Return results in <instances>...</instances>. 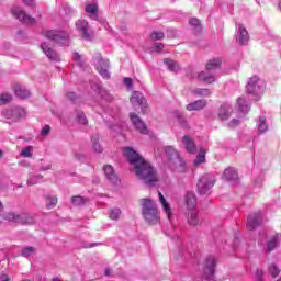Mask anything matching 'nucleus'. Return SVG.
<instances>
[{
	"label": "nucleus",
	"mask_w": 281,
	"mask_h": 281,
	"mask_svg": "<svg viewBox=\"0 0 281 281\" xmlns=\"http://www.w3.org/2000/svg\"><path fill=\"white\" fill-rule=\"evenodd\" d=\"M4 221H9V223H19L20 225H25L27 223L25 221V215H21L14 212H8L3 215Z\"/></svg>",
	"instance_id": "12"
},
{
	"label": "nucleus",
	"mask_w": 281,
	"mask_h": 281,
	"mask_svg": "<svg viewBox=\"0 0 281 281\" xmlns=\"http://www.w3.org/2000/svg\"><path fill=\"white\" fill-rule=\"evenodd\" d=\"M120 214H122V211H120V209L110 210V218H112V221H117L120 218Z\"/></svg>",
	"instance_id": "44"
},
{
	"label": "nucleus",
	"mask_w": 281,
	"mask_h": 281,
	"mask_svg": "<svg viewBox=\"0 0 281 281\" xmlns=\"http://www.w3.org/2000/svg\"><path fill=\"white\" fill-rule=\"evenodd\" d=\"M111 273H112V272H111V269H109V268H108V269H105V271H104V276H111Z\"/></svg>",
	"instance_id": "57"
},
{
	"label": "nucleus",
	"mask_w": 281,
	"mask_h": 281,
	"mask_svg": "<svg viewBox=\"0 0 281 281\" xmlns=\"http://www.w3.org/2000/svg\"><path fill=\"white\" fill-rule=\"evenodd\" d=\"M123 155L124 157H126L131 166H133L137 179H139V181H143L145 186H148V188H153L159 181L155 168H153V166H150V162L146 161V159L139 156V154H137V151H135L133 148L125 147Z\"/></svg>",
	"instance_id": "1"
},
{
	"label": "nucleus",
	"mask_w": 281,
	"mask_h": 281,
	"mask_svg": "<svg viewBox=\"0 0 281 281\" xmlns=\"http://www.w3.org/2000/svg\"><path fill=\"white\" fill-rule=\"evenodd\" d=\"M164 64L168 66L169 71H179L181 69V66L175 60L165 58Z\"/></svg>",
	"instance_id": "28"
},
{
	"label": "nucleus",
	"mask_w": 281,
	"mask_h": 281,
	"mask_svg": "<svg viewBox=\"0 0 281 281\" xmlns=\"http://www.w3.org/2000/svg\"><path fill=\"white\" fill-rule=\"evenodd\" d=\"M238 42L239 45H247V43H249V32L243 25H239Z\"/></svg>",
	"instance_id": "23"
},
{
	"label": "nucleus",
	"mask_w": 281,
	"mask_h": 281,
	"mask_svg": "<svg viewBox=\"0 0 281 281\" xmlns=\"http://www.w3.org/2000/svg\"><path fill=\"white\" fill-rule=\"evenodd\" d=\"M159 201L162 205V210L169 221L172 220V207L170 206V203H168V200L164 196L161 192H158Z\"/></svg>",
	"instance_id": "14"
},
{
	"label": "nucleus",
	"mask_w": 281,
	"mask_h": 281,
	"mask_svg": "<svg viewBox=\"0 0 281 281\" xmlns=\"http://www.w3.org/2000/svg\"><path fill=\"white\" fill-rule=\"evenodd\" d=\"M34 251H36V248L30 246L21 250V256H23V258H30Z\"/></svg>",
	"instance_id": "41"
},
{
	"label": "nucleus",
	"mask_w": 281,
	"mask_h": 281,
	"mask_svg": "<svg viewBox=\"0 0 281 281\" xmlns=\"http://www.w3.org/2000/svg\"><path fill=\"white\" fill-rule=\"evenodd\" d=\"M198 78L202 82H206V85H214V82H216V76L205 71L200 72Z\"/></svg>",
	"instance_id": "22"
},
{
	"label": "nucleus",
	"mask_w": 281,
	"mask_h": 281,
	"mask_svg": "<svg viewBox=\"0 0 281 281\" xmlns=\"http://www.w3.org/2000/svg\"><path fill=\"white\" fill-rule=\"evenodd\" d=\"M58 205V198H46V207L47 210H53V207H56Z\"/></svg>",
	"instance_id": "36"
},
{
	"label": "nucleus",
	"mask_w": 281,
	"mask_h": 281,
	"mask_svg": "<svg viewBox=\"0 0 281 281\" xmlns=\"http://www.w3.org/2000/svg\"><path fill=\"white\" fill-rule=\"evenodd\" d=\"M182 144L184 145L186 150H188L191 155H194V153H196V145L190 136H183Z\"/></svg>",
	"instance_id": "18"
},
{
	"label": "nucleus",
	"mask_w": 281,
	"mask_h": 281,
	"mask_svg": "<svg viewBox=\"0 0 281 281\" xmlns=\"http://www.w3.org/2000/svg\"><path fill=\"white\" fill-rule=\"evenodd\" d=\"M187 221L192 227L201 225V220L199 218V212H196V210L189 211Z\"/></svg>",
	"instance_id": "20"
},
{
	"label": "nucleus",
	"mask_w": 281,
	"mask_h": 281,
	"mask_svg": "<svg viewBox=\"0 0 281 281\" xmlns=\"http://www.w3.org/2000/svg\"><path fill=\"white\" fill-rule=\"evenodd\" d=\"M262 276H265V272L260 269L256 271V281H263Z\"/></svg>",
	"instance_id": "50"
},
{
	"label": "nucleus",
	"mask_w": 281,
	"mask_h": 281,
	"mask_svg": "<svg viewBox=\"0 0 281 281\" xmlns=\"http://www.w3.org/2000/svg\"><path fill=\"white\" fill-rule=\"evenodd\" d=\"M123 82H124V86L125 87H133V79H131V78H124L123 79Z\"/></svg>",
	"instance_id": "51"
},
{
	"label": "nucleus",
	"mask_w": 281,
	"mask_h": 281,
	"mask_svg": "<svg viewBox=\"0 0 281 281\" xmlns=\"http://www.w3.org/2000/svg\"><path fill=\"white\" fill-rule=\"evenodd\" d=\"M214 273H216V258L209 256L204 261L203 278L205 280H213Z\"/></svg>",
	"instance_id": "6"
},
{
	"label": "nucleus",
	"mask_w": 281,
	"mask_h": 281,
	"mask_svg": "<svg viewBox=\"0 0 281 281\" xmlns=\"http://www.w3.org/2000/svg\"><path fill=\"white\" fill-rule=\"evenodd\" d=\"M166 155L169 159V166L176 172H186L188 167L186 166V161L179 155V151L175 149L172 146L166 147Z\"/></svg>",
	"instance_id": "3"
},
{
	"label": "nucleus",
	"mask_w": 281,
	"mask_h": 281,
	"mask_svg": "<svg viewBox=\"0 0 281 281\" xmlns=\"http://www.w3.org/2000/svg\"><path fill=\"white\" fill-rule=\"evenodd\" d=\"M259 79L258 77L254 76L249 79L248 85L246 86V93H252L260 98L262 95L265 89L258 86Z\"/></svg>",
	"instance_id": "8"
},
{
	"label": "nucleus",
	"mask_w": 281,
	"mask_h": 281,
	"mask_svg": "<svg viewBox=\"0 0 281 281\" xmlns=\"http://www.w3.org/2000/svg\"><path fill=\"white\" fill-rule=\"evenodd\" d=\"M92 142V148L94 153L101 154L104 149L102 148V145H100V136L95 135L91 137Z\"/></svg>",
	"instance_id": "27"
},
{
	"label": "nucleus",
	"mask_w": 281,
	"mask_h": 281,
	"mask_svg": "<svg viewBox=\"0 0 281 281\" xmlns=\"http://www.w3.org/2000/svg\"><path fill=\"white\" fill-rule=\"evenodd\" d=\"M214 188V178L210 175H204L198 181V192L199 194H210V190Z\"/></svg>",
	"instance_id": "5"
},
{
	"label": "nucleus",
	"mask_w": 281,
	"mask_h": 281,
	"mask_svg": "<svg viewBox=\"0 0 281 281\" xmlns=\"http://www.w3.org/2000/svg\"><path fill=\"white\" fill-rule=\"evenodd\" d=\"M240 124V121L234 119L229 122V126H238Z\"/></svg>",
	"instance_id": "53"
},
{
	"label": "nucleus",
	"mask_w": 281,
	"mask_h": 281,
	"mask_svg": "<svg viewBox=\"0 0 281 281\" xmlns=\"http://www.w3.org/2000/svg\"><path fill=\"white\" fill-rule=\"evenodd\" d=\"M97 71H99L102 78H111V72H109V59H103L102 57H98L95 59Z\"/></svg>",
	"instance_id": "11"
},
{
	"label": "nucleus",
	"mask_w": 281,
	"mask_h": 281,
	"mask_svg": "<svg viewBox=\"0 0 281 281\" xmlns=\"http://www.w3.org/2000/svg\"><path fill=\"white\" fill-rule=\"evenodd\" d=\"M2 115L5 117V120H10L11 122H19V120H23V117H25L26 113L25 109L15 106L2 111Z\"/></svg>",
	"instance_id": "7"
},
{
	"label": "nucleus",
	"mask_w": 281,
	"mask_h": 281,
	"mask_svg": "<svg viewBox=\"0 0 281 281\" xmlns=\"http://www.w3.org/2000/svg\"><path fill=\"white\" fill-rule=\"evenodd\" d=\"M190 25H192L194 32L200 33L203 30V26H201V21L196 18H192L189 20Z\"/></svg>",
	"instance_id": "31"
},
{
	"label": "nucleus",
	"mask_w": 281,
	"mask_h": 281,
	"mask_svg": "<svg viewBox=\"0 0 281 281\" xmlns=\"http://www.w3.org/2000/svg\"><path fill=\"white\" fill-rule=\"evenodd\" d=\"M223 177L226 181H237L238 171H236V169L232 167H228L227 169L224 170Z\"/></svg>",
	"instance_id": "24"
},
{
	"label": "nucleus",
	"mask_w": 281,
	"mask_h": 281,
	"mask_svg": "<svg viewBox=\"0 0 281 281\" xmlns=\"http://www.w3.org/2000/svg\"><path fill=\"white\" fill-rule=\"evenodd\" d=\"M11 100H12V94L10 93L0 94V106H3V104H9Z\"/></svg>",
	"instance_id": "42"
},
{
	"label": "nucleus",
	"mask_w": 281,
	"mask_h": 281,
	"mask_svg": "<svg viewBox=\"0 0 281 281\" xmlns=\"http://www.w3.org/2000/svg\"><path fill=\"white\" fill-rule=\"evenodd\" d=\"M184 203L189 211L195 210L196 207V195L194 192H187L184 195Z\"/></svg>",
	"instance_id": "17"
},
{
	"label": "nucleus",
	"mask_w": 281,
	"mask_h": 281,
	"mask_svg": "<svg viewBox=\"0 0 281 281\" xmlns=\"http://www.w3.org/2000/svg\"><path fill=\"white\" fill-rule=\"evenodd\" d=\"M72 58H74V60H76V63H80V59H81L82 57L80 56V54L75 53Z\"/></svg>",
	"instance_id": "54"
},
{
	"label": "nucleus",
	"mask_w": 281,
	"mask_h": 281,
	"mask_svg": "<svg viewBox=\"0 0 281 281\" xmlns=\"http://www.w3.org/2000/svg\"><path fill=\"white\" fill-rule=\"evenodd\" d=\"M237 105L239 106V109H240V111H241L243 113H248V111H249V105L246 104L245 99L239 98V99L237 100Z\"/></svg>",
	"instance_id": "39"
},
{
	"label": "nucleus",
	"mask_w": 281,
	"mask_h": 281,
	"mask_svg": "<svg viewBox=\"0 0 281 281\" xmlns=\"http://www.w3.org/2000/svg\"><path fill=\"white\" fill-rule=\"evenodd\" d=\"M278 247V237L274 236L268 241V251H273Z\"/></svg>",
	"instance_id": "43"
},
{
	"label": "nucleus",
	"mask_w": 281,
	"mask_h": 281,
	"mask_svg": "<svg viewBox=\"0 0 281 281\" xmlns=\"http://www.w3.org/2000/svg\"><path fill=\"white\" fill-rule=\"evenodd\" d=\"M41 49L45 54V56L49 58V60H58V55L54 49H52V47H49V44H47L46 42H43L41 44Z\"/></svg>",
	"instance_id": "16"
},
{
	"label": "nucleus",
	"mask_w": 281,
	"mask_h": 281,
	"mask_svg": "<svg viewBox=\"0 0 281 281\" xmlns=\"http://www.w3.org/2000/svg\"><path fill=\"white\" fill-rule=\"evenodd\" d=\"M14 93L18 98H21L22 100H25L29 95H31L30 90L25 89L21 85H15L14 86Z\"/></svg>",
	"instance_id": "25"
},
{
	"label": "nucleus",
	"mask_w": 281,
	"mask_h": 281,
	"mask_svg": "<svg viewBox=\"0 0 281 281\" xmlns=\"http://www.w3.org/2000/svg\"><path fill=\"white\" fill-rule=\"evenodd\" d=\"M222 65L221 58H214V59H210L206 63V71H214V69H218Z\"/></svg>",
	"instance_id": "26"
},
{
	"label": "nucleus",
	"mask_w": 281,
	"mask_h": 281,
	"mask_svg": "<svg viewBox=\"0 0 281 281\" xmlns=\"http://www.w3.org/2000/svg\"><path fill=\"white\" fill-rule=\"evenodd\" d=\"M76 27L81 32L82 38L86 41H91V35L89 34L88 27H89V22L85 20H79L76 22Z\"/></svg>",
	"instance_id": "13"
},
{
	"label": "nucleus",
	"mask_w": 281,
	"mask_h": 281,
	"mask_svg": "<svg viewBox=\"0 0 281 281\" xmlns=\"http://www.w3.org/2000/svg\"><path fill=\"white\" fill-rule=\"evenodd\" d=\"M87 201H89V199L80 195H75L71 198V203L72 205H76V206L85 205Z\"/></svg>",
	"instance_id": "30"
},
{
	"label": "nucleus",
	"mask_w": 281,
	"mask_h": 281,
	"mask_svg": "<svg viewBox=\"0 0 281 281\" xmlns=\"http://www.w3.org/2000/svg\"><path fill=\"white\" fill-rule=\"evenodd\" d=\"M205 149H201L199 155L194 160V166H201V164H205Z\"/></svg>",
	"instance_id": "35"
},
{
	"label": "nucleus",
	"mask_w": 281,
	"mask_h": 281,
	"mask_svg": "<svg viewBox=\"0 0 281 281\" xmlns=\"http://www.w3.org/2000/svg\"><path fill=\"white\" fill-rule=\"evenodd\" d=\"M259 133H267L269 131V125L267 124V117L260 116L259 124H258Z\"/></svg>",
	"instance_id": "29"
},
{
	"label": "nucleus",
	"mask_w": 281,
	"mask_h": 281,
	"mask_svg": "<svg viewBox=\"0 0 281 281\" xmlns=\"http://www.w3.org/2000/svg\"><path fill=\"white\" fill-rule=\"evenodd\" d=\"M32 150H33V147L32 146H27V147L22 149L20 155H21V157L31 158L32 157Z\"/></svg>",
	"instance_id": "45"
},
{
	"label": "nucleus",
	"mask_w": 281,
	"mask_h": 281,
	"mask_svg": "<svg viewBox=\"0 0 281 281\" xmlns=\"http://www.w3.org/2000/svg\"><path fill=\"white\" fill-rule=\"evenodd\" d=\"M131 122L136 131L138 133H142V135H148V126H146V123L142 121L139 115L136 113H130Z\"/></svg>",
	"instance_id": "9"
},
{
	"label": "nucleus",
	"mask_w": 281,
	"mask_h": 281,
	"mask_svg": "<svg viewBox=\"0 0 281 281\" xmlns=\"http://www.w3.org/2000/svg\"><path fill=\"white\" fill-rule=\"evenodd\" d=\"M3 157V150L0 149V159Z\"/></svg>",
	"instance_id": "58"
},
{
	"label": "nucleus",
	"mask_w": 281,
	"mask_h": 281,
	"mask_svg": "<svg viewBox=\"0 0 281 281\" xmlns=\"http://www.w3.org/2000/svg\"><path fill=\"white\" fill-rule=\"evenodd\" d=\"M66 98H67V100H70V102H76L78 97L74 92H68V93H66Z\"/></svg>",
	"instance_id": "48"
},
{
	"label": "nucleus",
	"mask_w": 281,
	"mask_h": 281,
	"mask_svg": "<svg viewBox=\"0 0 281 281\" xmlns=\"http://www.w3.org/2000/svg\"><path fill=\"white\" fill-rule=\"evenodd\" d=\"M260 225H262V213L257 212L248 215L246 224L248 232H254V229L260 227Z\"/></svg>",
	"instance_id": "10"
},
{
	"label": "nucleus",
	"mask_w": 281,
	"mask_h": 281,
	"mask_svg": "<svg viewBox=\"0 0 281 281\" xmlns=\"http://www.w3.org/2000/svg\"><path fill=\"white\" fill-rule=\"evenodd\" d=\"M268 272L270 273V276H272V278H278L280 276V268H278V266L271 263L268 267Z\"/></svg>",
	"instance_id": "37"
},
{
	"label": "nucleus",
	"mask_w": 281,
	"mask_h": 281,
	"mask_svg": "<svg viewBox=\"0 0 281 281\" xmlns=\"http://www.w3.org/2000/svg\"><path fill=\"white\" fill-rule=\"evenodd\" d=\"M10 13L21 23H25L26 25H36V19L32 18V15L27 14L19 5H13Z\"/></svg>",
	"instance_id": "4"
},
{
	"label": "nucleus",
	"mask_w": 281,
	"mask_h": 281,
	"mask_svg": "<svg viewBox=\"0 0 281 281\" xmlns=\"http://www.w3.org/2000/svg\"><path fill=\"white\" fill-rule=\"evenodd\" d=\"M194 93L200 98H210V95H212V92L209 89H196Z\"/></svg>",
	"instance_id": "38"
},
{
	"label": "nucleus",
	"mask_w": 281,
	"mask_h": 281,
	"mask_svg": "<svg viewBox=\"0 0 281 281\" xmlns=\"http://www.w3.org/2000/svg\"><path fill=\"white\" fill-rule=\"evenodd\" d=\"M24 4H26L29 8H36V1L35 0H22Z\"/></svg>",
	"instance_id": "49"
},
{
	"label": "nucleus",
	"mask_w": 281,
	"mask_h": 281,
	"mask_svg": "<svg viewBox=\"0 0 281 281\" xmlns=\"http://www.w3.org/2000/svg\"><path fill=\"white\" fill-rule=\"evenodd\" d=\"M150 38H151V41H161V38H164V32L154 31L150 34Z\"/></svg>",
	"instance_id": "46"
},
{
	"label": "nucleus",
	"mask_w": 281,
	"mask_h": 281,
	"mask_svg": "<svg viewBox=\"0 0 281 281\" xmlns=\"http://www.w3.org/2000/svg\"><path fill=\"white\" fill-rule=\"evenodd\" d=\"M49 131H52V127L49 125H45L43 128H42V135H49Z\"/></svg>",
	"instance_id": "52"
},
{
	"label": "nucleus",
	"mask_w": 281,
	"mask_h": 281,
	"mask_svg": "<svg viewBox=\"0 0 281 281\" xmlns=\"http://www.w3.org/2000/svg\"><path fill=\"white\" fill-rule=\"evenodd\" d=\"M130 102L134 105V106H146V98H144V94H142L140 92L134 91Z\"/></svg>",
	"instance_id": "15"
},
{
	"label": "nucleus",
	"mask_w": 281,
	"mask_h": 281,
	"mask_svg": "<svg viewBox=\"0 0 281 281\" xmlns=\"http://www.w3.org/2000/svg\"><path fill=\"white\" fill-rule=\"evenodd\" d=\"M205 106H207L206 100H196L187 105V111H201V110L205 109Z\"/></svg>",
	"instance_id": "19"
},
{
	"label": "nucleus",
	"mask_w": 281,
	"mask_h": 281,
	"mask_svg": "<svg viewBox=\"0 0 281 281\" xmlns=\"http://www.w3.org/2000/svg\"><path fill=\"white\" fill-rule=\"evenodd\" d=\"M86 12L90 14V16H98V12H99L98 4L90 3L86 5Z\"/></svg>",
	"instance_id": "33"
},
{
	"label": "nucleus",
	"mask_w": 281,
	"mask_h": 281,
	"mask_svg": "<svg viewBox=\"0 0 281 281\" xmlns=\"http://www.w3.org/2000/svg\"><path fill=\"white\" fill-rule=\"evenodd\" d=\"M143 216L148 225H157L160 223L159 210L153 199H142Z\"/></svg>",
	"instance_id": "2"
},
{
	"label": "nucleus",
	"mask_w": 281,
	"mask_h": 281,
	"mask_svg": "<svg viewBox=\"0 0 281 281\" xmlns=\"http://www.w3.org/2000/svg\"><path fill=\"white\" fill-rule=\"evenodd\" d=\"M164 50V43H155L153 47V52H162Z\"/></svg>",
	"instance_id": "47"
},
{
	"label": "nucleus",
	"mask_w": 281,
	"mask_h": 281,
	"mask_svg": "<svg viewBox=\"0 0 281 281\" xmlns=\"http://www.w3.org/2000/svg\"><path fill=\"white\" fill-rule=\"evenodd\" d=\"M2 213H3V202L0 201V216H1Z\"/></svg>",
	"instance_id": "56"
},
{
	"label": "nucleus",
	"mask_w": 281,
	"mask_h": 281,
	"mask_svg": "<svg viewBox=\"0 0 281 281\" xmlns=\"http://www.w3.org/2000/svg\"><path fill=\"white\" fill-rule=\"evenodd\" d=\"M1 280L2 281H10V278L8 277V274H2Z\"/></svg>",
	"instance_id": "55"
},
{
	"label": "nucleus",
	"mask_w": 281,
	"mask_h": 281,
	"mask_svg": "<svg viewBox=\"0 0 281 281\" xmlns=\"http://www.w3.org/2000/svg\"><path fill=\"white\" fill-rule=\"evenodd\" d=\"M104 170V175L106 177V179H109V181H111L112 183H117V176L115 175V170L113 169V167L111 165H105L103 167Z\"/></svg>",
	"instance_id": "21"
},
{
	"label": "nucleus",
	"mask_w": 281,
	"mask_h": 281,
	"mask_svg": "<svg viewBox=\"0 0 281 281\" xmlns=\"http://www.w3.org/2000/svg\"><path fill=\"white\" fill-rule=\"evenodd\" d=\"M77 122H79V124H83L87 125L89 124V121L87 120V116L85 115V112L82 111H77Z\"/></svg>",
	"instance_id": "40"
},
{
	"label": "nucleus",
	"mask_w": 281,
	"mask_h": 281,
	"mask_svg": "<svg viewBox=\"0 0 281 281\" xmlns=\"http://www.w3.org/2000/svg\"><path fill=\"white\" fill-rule=\"evenodd\" d=\"M44 36L49 41H55L56 43L60 42V36L56 31H46L44 32Z\"/></svg>",
	"instance_id": "32"
},
{
	"label": "nucleus",
	"mask_w": 281,
	"mask_h": 281,
	"mask_svg": "<svg viewBox=\"0 0 281 281\" xmlns=\"http://www.w3.org/2000/svg\"><path fill=\"white\" fill-rule=\"evenodd\" d=\"M218 120H221L222 122H225V120H229V110H227L225 105H222L220 108Z\"/></svg>",
	"instance_id": "34"
}]
</instances>
